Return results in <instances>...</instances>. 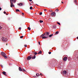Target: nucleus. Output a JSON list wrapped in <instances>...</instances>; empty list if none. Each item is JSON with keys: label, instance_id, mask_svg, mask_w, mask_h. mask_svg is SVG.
Listing matches in <instances>:
<instances>
[{"label": "nucleus", "instance_id": "41", "mask_svg": "<svg viewBox=\"0 0 78 78\" xmlns=\"http://www.w3.org/2000/svg\"><path fill=\"white\" fill-rule=\"evenodd\" d=\"M56 27V26H54V28H55Z\"/></svg>", "mask_w": 78, "mask_h": 78}, {"label": "nucleus", "instance_id": "16", "mask_svg": "<svg viewBox=\"0 0 78 78\" xmlns=\"http://www.w3.org/2000/svg\"><path fill=\"white\" fill-rule=\"evenodd\" d=\"M41 53H42V51H40L38 53V54H40Z\"/></svg>", "mask_w": 78, "mask_h": 78}, {"label": "nucleus", "instance_id": "18", "mask_svg": "<svg viewBox=\"0 0 78 78\" xmlns=\"http://www.w3.org/2000/svg\"><path fill=\"white\" fill-rule=\"evenodd\" d=\"M53 36V34H51L50 35H49V37H51V36Z\"/></svg>", "mask_w": 78, "mask_h": 78}, {"label": "nucleus", "instance_id": "51", "mask_svg": "<svg viewBox=\"0 0 78 78\" xmlns=\"http://www.w3.org/2000/svg\"><path fill=\"white\" fill-rule=\"evenodd\" d=\"M44 34H45V33H44Z\"/></svg>", "mask_w": 78, "mask_h": 78}, {"label": "nucleus", "instance_id": "20", "mask_svg": "<svg viewBox=\"0 0 78 78\" xmlns=\"http://www.w3.org/2000/svg\"><path fill=\"white\" fill-rule=\"evenodd\" d=\"M36 75L37 76H39V74L38 73H36Z\"/></svg>", "mask_w": 78, "mask_h": 78}, {"label": "nucleus", "instance_id": "15", "mask_svg": "<svg viewBox=\"0 0 78 78\" xmlns=\"http://www.w3.org/2000/svg\"><path fill=\"white\" fill-rule=\"evenodd\" d=\"M32 59H35L36 58V55H34V57L32 58Z\"/></svg>", "mask_w": 78, "mask_h": 78}, {"label": "nucleus", "instance_id": "25", "mask_svg": "<svg viewBox=\"0 0 78 78\" xmlns=\"http://www.w3.org/2000/svg\"><path fill=\"white\" fill-rule=\"evenodd\" d=\"M23 36H21L20 37V38H21V39H22V38H23Z\"/></svg>", "mask_w": 78, "mask_h": 78}, {"label": "nucleus", "instance_id": "30", "mask_svg": "<svg viewBox=\"0 0 78 78\" xmlns=\"http://www.w3.org/2000/svg\"><path fill=\"white\" fill-rule=\"evenodd\" d=\"M40 15H42V12H41L39 13Z\"/></svg>", "mask_w": 78, "mask_h": 78}, {"label": "nucleus", "instance_id": "46", "mask_svg": "<svg viewBox=\"0 0 78 78\" xmlns=\"http://www.w3.org/2000/svg\"><path fill=\"white\" fill-rule=\"evenodd\" d=\"M63 2H62V3H63Z\"/></svg>", "mask_w": 78, "mask_h": 78}, {"label": "nucleus", "instance_id": "6", "mask_svg": "<svg viewBox=\"0 0 78 78\" xmlns=\"http://www.w3.org/2000/svg\"><path fill=\"white\" fill-rule=\"evenodd\" d=\"M31 59V56H28L27 58V60H30Z\"/></svg>", "mask_w": 78, "mask_h": 78}, {"label": "nucleus", "instance_id": "52", "mask_svg": "<svg viewBox=\"0 0 78 78\" xmlns=\"http://www.w3.org/2000/svg\"><path fill=\"white\" fill-rule=\"evenodd\" d=\"M6 45H8V44H6Z\"/></svg>", "mask_w": 78, "mask_h": 78}, {"label": "nucleus", "instance_id": "40", "mask_svg": "<svg viewBox=\"0 0 78 78\" xmlns=\"http://www.w3.org/2000/svg\"><path fill=\"white\" fill-rule=\"evenodd\" d=\"M4 14L6 13V12L4 11Z\"/></svg>", "mask_w": 78, "mask_h": 78}, {"label": "nucleus", "instance_id": "45", "mask_svg": "<svg viewBox=\"0 0 78 78\" xmlns=\"http://www.w3.org/2000/svg\"><path fill=\"white\" fill-rule=\"evenodd\" d=\"M44 11H47V9H44Z\"/></svg>", "mask_w": 78, "mask_h": 78}, {"label": "nucleus", "instance_id": "11", "mask_svg": "<svg viewBox=\"0 0 78 78\" xmlns=\"http://www.w3.org/2000/svg\"><path fill=\"white\" fill-rule=\"evenodd\" d=\"M45 36V34H42L40 36V37H43V36Z\"/></svg>", "mask_w": 78, "mask_h": 78}, {"label": "nucleus", "instance_id": "44", "mask_svg": "<svg viewBox=\"0 0 78 78\" xmlns=\"http://www.w3.org/2000/svg\"><path fill=\"white\" fill-rule=\"evenodd\" d=\"M12 0H10V2H12Z\"/></svg>", "mask_w": 78, "mask_h": 78}, {"label": "nucleus", "instance_id": "10", "mask_svg": "<svg viewBox=\"0 0 78 78\" xmlns=\"http://www.w3.org/2000/svg\"><path fill=\"white\" fill-rule=\"evenodd\" d=\"M18 5H19L20 6H22V5H23V4L22 3H20V4H18Z\"/></svg>", "mask_w": 78, "mask_h": 78}, {"label": "nucleus", "instance_id": "5", "mask_svg": "<svg viewBox=\"0 0 78 78\" xmlns=\"http://www.w3.org/2000/svg\"><path fill=\"white\" fill-rule=\"evenodd\" d=\"M67 60V57H65L63 58V61H66Z\"/></svg>", "mask_w": 78, "mask_h": 78}, {"label": "nucleus", "instance_id": "29", "mask_svg": "<svg viewBox=\"0 0 78 78\" xmlns=\"http://www.w3.org/2000/svg\"><path fill=\"white\" fill-rule=\"evenodd\" d=\"M34 53L35 55H37V52H34Z\"/></svg>", "mask_w": 78, "mask_h": 78}, {"label": "nucleus", "instance_id": "33", "mask_svg": "<svg viewBox=\"0 0 78 78\" xmlns=\"http://www.w3.org/2000/svg\"><path fill=\"white\" fill-rule=\"evenodd\" d=\"M50 12H53V11L52 10H51L49 11Z\"/></svg>", "mask_w": 78, "mask_h": 78}, {"label": "nucleus", "instance_id": "9", "mask_svg": "<svg viewBox=\"0 0 78 78\" xmlns=\"http://www.w3.org/2000/svg\"><path fill=\"white\" fill-rule=\"evenodd\" d=\"M19 69L20 71H22V69L21 67H19Z\"/></svg>", "mask_w": 78, "mask_h": 78}, {"label": "nucleus", "instance_id": "22", "mask_svg": "<svg viewBox=\"0 0 78 78\" xmlns=\"http://www.w3.org/2000/svg\"><path fill=\"white\" fill-rule=\"evenodd\" d=\"M22 70H23V71L24 72H25V69H24L23 68L22 69Z\"/></svg>", "mask_w": 78, "mask_h": 78}, {"label": "nucleus", "instance_id": "50", "mask_svg": "<svg viewBox=\"0 0 78 78\" xmlns=\"http://www.w3.org/2000/svg\"><path fill=\"white\" fill-rule=\"evenodd\" d=\"M20 12H22V11H20Z\"/></svg>", "mask_w": 78, "mask_h": 78}, {"label": "nucleus", "instance_id": "8", "mask_svg": "<svg viewBox=\"0 0 78 78\" xmlns=\"http://www.w3.org/2000/svg\"><path fill=\"white\" fill-rule=\"evenodd\" d=\"M66 73H67V72L66 71H63V75H66Z\"/></svg>", "mask_w": 78, "mask_h": 78}, {"label": "nucleus", "instance_id": "53", "mask_svg": "<svg viewBox=\"0 0 78 78\" xmlns=\"http://www.w3.org/2000/svg\"><path fill=\"white\" fill-rule=\"evenodd\" d=\"M37 5H38L37 4Z\"/></svg>", "mask_w": 78, "mask_h": 78}, {"label": "nucleus", "instance_id": "34", "mask_svg": "<svg viewBox=\"0 0 78 78\" xmlns=\"http://www.w3.org/2000/svg\"><path fill=\"white\" fill-rule=\"evenodd\" d=\"M1 67H2V68H3V66L2 65H0Z\"/></svg>", "mask_w": 78, "mask_h": 78}, {"label": "nucleus", "instance_id": "49", "mask_svg": "<svg viewBox=\"0 0 78 78\" xmlns=\"http://www.w3.org/2000/svg\"><path fill=\"white\" fill-rule=\"evenodd\" d=\"M77 58L78 59V56H77Z\"/></svg>", "mask_w": 78, "mask_h": 78}, {"label": "nucleus", "instance_id": "12", "mask_svg": "<svg viewBox=\"0 0 78 78\" xmlns=\"http://www.w3.org/2000/svg\"><path fill=\"white\" fill-rule=\"evenodd\" d=\"M46 38V39H47V37H45V36L43 37H42V39H45Z\"/></svg>", "mask_w": 78, "mask_h": 78}, {"label": "nucleus", "instance_id": "21", "mask_svg": "<svg viewBox=\"0 0 78 78\" xmlns=\"http://www.w3.org/2000/svg\"><path fill=\"white\" fill-rule=\"evenodd\" d=\"M27 28L29 30H31V28H30V27H28Z\"/></svg>", "mask_w": 78, "mask_h": 78}, {"label": "nucleus", "instance_id": "36", "mask_svg": "<svg viewBox=\"0 0 78 78\" xmlns=\"http://www.w3.org/2000/svg\"><path fill=\"white\" fill-rule=\"evenodd\" d=\"M24 46L25 47H27V45H24Z\"/></svg>", "mask_w": 78, "mask_h": 78}, {"label": "nucleus", "instance_id": "14", "mask_svg": "<svg viewBox=\"0 0 78 78\" xmlns=\"http://www.w3.org/2000/svg\"><path fill=\"white\" fill-rule=\"evenodd\" d=\"M46 34H47V35H46V36H49V33H48V32H47Z\"/></svg>", "mask_w": 78, "mask_h": 78}, {"label": "nucleus", "instance_id": "23", "mask_svg": "<svg viewBox=\"0 0 78 78\" xmlns=\"http://www.w3.org/2000/svg\"><path fill=\"white\" fill-rule=\"evenodd\" d=\"M55 11H56V12H58L59 11V10L58 9H57L55 10Z\"/></svg>", "mask_w": 78, "mask_h": 78}, {"label": "nucleus", "instance_id": "43", "mask_svg": "<svg viewBox=\"0 0 78 78\" xmlns=\"http://www.w3.org/2000/svg\"><path fill=\"white\" fill-rule=\"evenodd\" d=\"M19 29L20 30H21V27H20V28H19Z\"/></svg>", "mask_w": 78, "mask_h": 78}, {"label": "nucleus", "instance_id": "39", "mask_svg": "<svg viewBox=\"0 0 78 78\" xmlns=\"http://www.w3.org/2000/svg\"><path fill=\"white\" fill-rule=\"evenodd\" d=\"M30 2H31L32 1V0H29Z\"/></svg>", "mask_w": 78, "mask_h": 78}, {"label": "nucleus", "instance_id": "1", "mask_svg": "<svg viewBox=\"0 0 78 78\" xmlns=\"http://www.w3.org/2000/svg\"><path fill=\"white\" fill-rule=\"evenodd\" d=\"M1 55H2V56L4 57L5 58H7V56H6V54L3 52H2L1 54Z\"/></svg>", "mask_w": 78, "mask_h": 78}, {"label": "nucleus", "instance_id": "3", "mask_svg": "<svg viewBox=\"0 0 78 78\" xmlns=\"http://www.w3.org/2000/svg\"><path fill=\"white\" fill-rule=\"evenodd\" d=\"M11 4H10V7L12 8V7H14V5H13V2H10Z\"/></svg>", "mask_w": 78, "mask_h": 78}, {"label": "nucleus", "instance_id": "26", "mask_svg": "<svg viewBox=\"0 0 78 78\" xmlns=\"http://www.w3.org/2000/svg\"><path fill=\"white\" fill-rule=\"evenodd\" d=\"M30 9H33V7H30Z\"/></svg>", "mask_w": 78, "mask_h": 78}, {"label": "nucleus", "instance_id": "42", "mask_svg": "<svg viewBox=\"0 0 78 78\" xmlns=\"http://www.w3.org/2000/svg\"><path fill=\"white\" fill-rule=\"evenodd\" d=\"M22 13L23 15H24V13Z\"/></svg>", "mask_w": 78, "mask_h": 78}, {"label": "nucleus", "instance_id": "48", "mask_svg": "<svg viewBox=\"0 0 78 78\" xmlns=\"http://www.w3.org/2000/svg\"><path fill=\"white\" fill-rule=\"evenodd\" d=\"M5 14H6V15H8V14H7V13H5Z\"/></svg>", "mask_w": 78, "mask_h": 78}, {"label": "nucleus", "instance_id": "54", "mask_svg": "<svg viewBox=\"0 0 78 78\" xmlns=\"http://www.w3.org/2000/svg\"><path fill=\"white\" fill-rule=\"evenodd\" d=\"M64 76V75H63Z\"/></svg>", "mask_w": 78, "mask_h": 78}, {"label": "nucleus", "instance_id": "13", "mask_svg": "<svg viewBox=\"0 0 78 78\" xmlns=\"http://www.w3.org/2000/svg\"><path fill=\"white\" fill-rule=\"evenodd\" d=\"M12 2L14 3H16V0H12Z\"/></svg>", "mask_w": 78, "mask_h": 78}, {"label": "nucleus", "instance_id": "24", "mask_svg": "<svg viewBox=\"0 0 78 78\" xmlns=\"http://www.w3.org/2000/svg\"><path fill=\"white\" fill-rule=\"evenodd\" d=\"M58 33H59V32L57 31V32H56L55 33V34H58Z\"/></svg>", "mask_w": 78, "mask_h": 78}, {"label": "nucleus", "instance_id": "4", "mask_svg": "<svg viewBox=\"0 0 78 78\" xmlns=\"http://www.w3.org/2000/svg\"><path fill=\"white\" fill-rule=\"evenodd\" d=\"M51 16H55V13L54 12H52L51 13Z\"/></svg>", "mask_w": 78, "mask_h": 78}, {"label": "nucleus", "instance_id": "2", "mask_svg": "<svg viewBox=\"0 0 78 78\" xmlns=\"http://www.w3.org/2000/svg\"><path fill=\"white\" fill-rule=\"evenodd\" d=\"M2 39L3 41H5V42L7 41V39L5 37H2Z\"/></svg>", "mask_w": 78, "mask_h": 78}, {"label": "nucleus", "instance_id": "47", "mask_svg": "<svg viewBox=\"0 0 78 78\" xmlns=\"http://www.w3.org/2000/svg\"><path fill=\"white\" fill-rule=\"evenodd\" d=\"M77 39H78V36L77 37Z\"/></svg>", "mask_w": 78, "mask_h": 78}, {"label": "nucleus", "instance_id": "32", "mask_svg": "<svg viewBox=\"0 0 78 78\" xmlns=\"http://www.w3.org/2000/svg\"><path fill=\"white\" fill-rule=\"evenodd\" d=\"M74 2L76 3V0H75Z\"/></svg>", "mask_w": 78, "mask_h": 78}, {"label": "nucleus", "instance_id": "38", "mask_svg": "<svg viewBox=\"0 0 78 78\" xmlns=\"http://www.w3.org/2000/svg\"><path fill=\"white\" fill-rule=\"evenodd\" d=\"M1 10H2V8L0 7V11H1Z\"/></svg>", "mask_w": 78, "mask_h": 78}, {"label": "nucleus", "instance_id": "27", "mask_svg": "<svg viewBox=\"0 0 78 78\" xmlns=\"http://www.w3.org/2000/svg\"><path fill=\"white\" fill-rule=\"evenodd\" d=\"M57 24H58L59 25H61V24H60V23H58V22H57Z\"/></svg>", "mask_w": 78, "mask_h": 78}, {"label": "nucleus", "instance_id": "17", "mask_svg": "<svg viewBox=\"0 0 78 78\" xmlns=\"http://www.w3.org/2000/svg\"><path fill=\"white\" fill-rule=\"evenodd\" d=\"M16 12H18V11L19 12H20V10H19V9H16Z\"/></svg>", "mask_w": 78, "mask_h": 78}, {"label": "nucleus", "instance_id": "19", "mask_svg": "<svg viewBox=\"0 0 78 78\" xmlns=\"http://www.w3.org/2000/svg\"><path fill=\"white\" fill-rule=\"evenodd\" d=\"M39 22H40V23H42L43 22V21L41 20H40L39 21Z\"/></svg>", "mask_w": 78, "mask_h": 78}, {"label": "nucleus", "instance_id": "28", "mask_svg": "<svg viewBox=\"0 0 78 78\" xmlns=\"http://www.w3.org/2000/svg\"><path fill=\"white\" fill-rule=\"evenodd\" d=\"M51 52L50 51H49L48 52V54H49V55H50V54H51Z\"/></svg>", "mask_w": 78, "mask_h": 78}, {"label": "nucleus", "instance_id": "7", "mask_svg": "<svg viewBox=\"0 0 78 78\" xmlns=\"http://www.w3.org/2000/svg\"><path fill=\"white\" fill-rule=\"evenodd\" d=\"M2 73H3V75H5V76H7V74H6V73L5 71H3Z\"/></svg>", "mask_w": 78, "mask_h": 78}, {"label": "nucleus", "instance_id": "35", "mask_svg": "<svg viewBox=\"0 0 78 78\" xmlns=\"http://www.w3.org/2000/svg\"><path fill=\"white\" fill-rule=\"evenodd\" d=\"M40 75H41V76H42L43 75L42 74V73H40Z\"/></svg>", "mask_w": 78, "mask_h": 78}, {"label": "nucleus", "instance_id": "37", "mask_svg": "<svg viewBox=\"0 0 78 78\" xmlns=\"http://www.w3.org/2000/svg\"><path fill=\"white\" fill-rule=\"evenodd\" d=\"M38 43H39V45H41V43H40V42L39 41V42H38Z\"/></svg>", "mask_w": 78, "mask_h": 78}, {"label": "nucleus", "instance_id": "31", "mask_svg": "<svg viewBox=\"0 0 78 78\" xmlns=\"http://www.w3.org/2000/svg\"><path fill=\"white\" fill-rule=\"evenodd\" d=\"M2 27L1 26V25H0V29H2Z\"/></svg>", "mask_w": 78, "mask_h": 78}]
</instances>
